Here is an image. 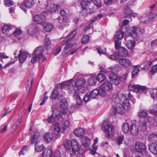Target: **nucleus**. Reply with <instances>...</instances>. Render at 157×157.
<instances>
[{"instance_id":"49","label":"nucleus","mask_w":157,"mask_h":157,"mask_svg":"<svg viewBox=\"0 0 157 157\" xmlns=\"http://www.w3.org/2000/svg\"><path fill=\"white\" fill-rule=\"evenodd\" d=\"M106 91L101 86L98 90V94L102 96H103L105 95L106 94Z\"/></svg>"},{"instance_id":"16","label":"nucleus","mask_w":157,"mask_h":157,"mask_svg":"<svg viewBox=\"0 0 157 157\" xmlns=\"http://www.w3.org/2000/svg\"><path fill=\"white\" fill-rule=\"evenodd\" d=\"M65 94L64 92H61L59 93L58 90H54L52 92V93L51 96V98L52 99H55L56 98L59 99L60 98L64 97Z\"/></svg>"},{"instance_id":"30","label":"nucleus","mask_w":157,"mask_h":157,"mask_svg":"<svg viewBox=\"0 0 157 157\" xmlns=\"http://www.w3.org/2000/svg\"><path fill=\"white\" fill-rule=\"evenodd\" d=\"M119 55L121 56H126L128 54L126 49L124 47H120L118 49Z\"/></svg>"},{"instance_id":"42","label":"nucleus","mask_w":157,"mask_h":157,"mask_svg":"<svg viewBox=\"0 0 157 157\" xmlns=\"http://www.w3.org/2000/svg\"><path fill=\"white\" fill-rule=\"evenodd\" d=\"M124 13L125 17H126L132 15V12L128 6H126L124 10Z\"/></svg>"},{"instance_id":"13","label":"nucleus","mask_w":157,"mask_h":157,"mask_svg":"<svg viewBox=\"0 0 157 157\" xmlns=\"http://www.w3.org/2000/svg\"><path fill=\"white\" fill-rule=\"evenodd\" d=\"M35 3L33 0H26L20 5V8L26 11V8H30L32 7Z\"/></svg>"},{"instance_id":"18","label":"nucleus","mask_w":157,"mask_h":157,"mask_svg":"<svg viewBox=\"0 0 157 157\" xmlns=\"http://www.w3.org/2000/svg\"><path fill=\"white\" fill-rule=\"evenodd\" d=\"M86 82L85 80L82 78H80L79 79L75 81V84L76 85L75 88L76 90H78L79 89H81L82 87L84 85Z\"/></svg>"},{"instance_id":"47","label":"nucleus","mask_w":157,"mask_h":157,"mask_svg":"<svg viewBox=\"0 0 157 157\" xmlns=\"http://www.w3.org/2000/svg\"><path fill=\"white\" fill-rule=\"evenodd\" d=\"M98 90L96 89H94L91 92L90 94V97L91 98H95L98 95Z\"/></svg>"},{"instance_id":"27","label":"nucleus","mask_w":157,"mask_h":157,"mask_svg":"<svg viewBox=\"0 0 157 157\" xmlns=\"http://www.w3.org/2000/svg\"><path fill=\"white\" fill-rule=\"evenodd\" d=\"M83 145L85 147H88L90 145V140L89 138L86 136L82 137L81 138Z\"/></svg>"},{"instance_id":"34","label":"nucleus","mask_w":157,"mask_h":157,"mask_svg":"<svg viewBox=\"0 0 157 157\" xmlns=\"http://www.w3.org/2000/svg\"><path fill=\"white\" fill-rule=\"evenodd\" d=\"M101 86L105 90H111L113 87L112 83L109 82H105Z\"/></svg>"},{"instance_id":"59","label":"nucleus","mask_w":157,"mask_h":157,"mask_svg":"<svg viewBox=\"0 0 157 157\" xmlns=\"http://www.w3.org/2000/svg\"><path fill=\"white\" fill-rule=\"evenodd\" d=\"M152 62L151 61H147L144 62V64L145 65V68H149L151 67Z\"/></svg>"},{"instance_id":"4","label":"nucleus","mask_w":157,"mask_h":157,"mask_svg":"<svg viewBox=\"0 0 157 157\" xmlns=\"http://www.w3.org/2000/svg\"><path fill=\"white\" fill-rule=\"evenodd\" d=\"M39 133L38 132H35L34 133V136L32 138L31 143H35V148L37 152H40L44 149V147L42 144L39 143Z\"/></svg>"},{"instance_id":"9","label":"nucleus","mask_w":157,"mask_h":157,"mask_svg":"<svg viewBox=\"0 0 157 157\" xmlns=\"http://www.w3.org/2000/svg\"><path fill=\"white\" fill-rule=\"evenodd\" d=\"M129 89L139 94H140L143 91L147 90V88L146 86H142L139 85H133L130 84L128 86Z\"/></svg>"},{"instance_id":"12","label":"nucleus","mask_w":157,"mask_h":157,"mask_svg":"<svg viewBox=\"0 0 157 157\" xmlns=\"http://www.w3.org/2000/svg\"><path fill=\"white\" fill-rule=\"evenodd\" d=\"M35 53H38L36 55L33 56L31 60L32 63H35L39 59L40 57L43 56V55L41 52V48L40 47L37 48L34 50Z\"/></svg>"},{"instance_id":"5","label":"nucleus","mask_w":157,"mask_h":157,"mask_svg":"<svg viewBox=\"0 0 157 157\" xmlns=\"http://www.w3.org/2000/svg\"><path fill=\"white\" fill-rule=\"evenodd\" d=\"M102 129L107 134L109 137H112L114 133V130L113 127L111 125L108 124V121L105 120L103 122L101 126Z\"/></svg>"},{"instance_id":"62","label":"nucleus","mask_w":157,"mask_h":157,"mask_svg":"<svg viewBox=\"0 0 157 157\" xmlns=\"http://www.w3.org/2000/svg\"><path fill=\"white\" fill-rule=\"evenodd\" d=\"M54 116H52V115L51 116L49 117L48 119V121L49 124H52L55 121V119Z\"/></svg>"},{"instance_id":"43","label":"nucleus","mask_w":157,"mask_h":157,"mask_svg":"<svg viewBox=\"0 0 157 157\" xmlns=\"http://www.w3.org/2000/svg\"><path fill=\"white\" fill-rule=\"evenodd\" d=\"M139 71V68L138 66H134L131 72L132 73V78H133L135 75H138V73Z\"/></svg>"},{"instance_id":"22","label":"nucleus","mask_w":157,"mask_h":157,"mask_svg":"<svg viewBox=\"0 0 157 157\" xmlns=\"http://www.w3.org/2000/svg\"><path fill=\"white\" fill-rule=\"evenodd\" d=\"M67 100L65 99H62L60 102V106L63 110V113L64 114L67 113Z\"/></svg>"},{"instance_id":"17","label":"nucleus","mask_w":157,"mask_h":157,"mask_svg":"<svg viewBox=\"0 0 157 157\" xmlns=\"http://www.w3.org/2000/svg\"><path fill=\"white\" fill-rule=\"evenodd\" d=\"M118 61L121 65L126 67H128L131 64V61L127 58H120L118 59Z\"/></svg>"},{"instance_id":"52","label":"nucleus","mask_w":157,"mask_h":157,"mask_svg":"<svg viewBox=\"0 0 157 157\" xmlns=\"http://www.w3.org/2000/svg\"><path fill=\"white\" fill-rule=\"evenodd\" d=\"M124 137L123 136H118L116 138V141L118 145H120L122 143L124 140Z\"/></svg>"},{"instance_id":"45","label":"nucleus","mask_w":157,"mask_h":157,"mask_svg":"<svg viewBox=\"0 0 157 157\" xmlns=\"http://www.w3.org/2000/svg\"><path fill=\"white\" fill-rule=\"evenodd\" d=\"M121 96L122 98L124 99L127 97H128V98H130L132 95L130 93L128 90L125 91L122 94H121L120 96Z\"/></svg>"},{"instance_id":"46","label":"nucleus","mask_w":157,"mask_h":157,"mask_svg":"<svg viewBox=\"0 0 157 157\" xmlns=\"http://www.w3.org/2000/svg\"><path fill=\"white\" fill-rule=\"evenodd\" d=\"M123 107L124 110H128L130 109V105L129 101L128 100L125 101L123 103Z\"/></svg>"},{"instance_id":"31","label":"nucleus","mask_w":157,"mask_h":157,"mask_svg":"<svg viewBox=\"0 0 157 157\" xmlns=\"http://www.w3.org/2000/svg\"><path fill=\"white\" fill-rule=\"evenodd\" d=\"M37 30L36 26L34 25H32L29 26L28 33L30 35H33L35 34Z\"/></svg>"},{"instance_id":"29","label":"nucleus","mask_w":157,"mask_h":157,"mask_svg":"<svg viewBox=\"0 0 157 157\" xmlns=\"http://www.w3.org/2000/svg\"><path fill=\"white\" fill-rule=\"evenodd\" d=\"M53 154V151L50 149L45 150L42 153V157H51Z\"/></svg>"},{"instance_id":"3","label":"nucleus","mask_w":157,"mask_h":157,"mask_svg":"<svg viewBox=\"0 0 157 157\" xmlns=\"http://www.w3.org/2000/svg\"><path fill=\"white\" fill-rule=\"evenodd\" d=\"M116 96V95L114 96L112 99L115 103H117V104L113 106L110 111L111 114L113 115L117 114H122L124 112L122 105L119 102L121 101L120 97Z\"/></svg>"},{"instance_id":"10","label":"nucleus","mask_w":157,"mask_h":157,"mask_svg":"<svg viewBox=\"0 0 157 157\" xmlns=\"http://www.w3.org/2000/svg\"><path fill=\"white\" fill-rule=\"evenodd\" d=\"M14 55L15 58H19L20 62L22 63L26 59L27 53L25 52H22V50H20L19 51L16 50L14 52Z\"/></svg>"},{"instance_id":"54","label":"nucleus","mask_w":157,"mask_h":157,"mask_svg":"<svg viewBox=\"0 0 157 157\" xmlns=\"http://www.w3.org/2000/svg\"><path fill=\"white\" fill-rule=\"evenodd\" d=\"M89 37L88 35H84L82 39V42L83 44H85L89 41Z\"/></svg>"},{"instance_id":"11","label":"nucleus","mask_w":157,"mask_h":157,"mask_svg":"<svg viewBox=\"0 0 157 157\" xmlns=\"http://www.w3.org/2000/svg\"><path fill=\"white\" fill-rule=\"evenodd\" d=\"M135 149L137 152L144 155L146 153L147 148L144 143L140 142H136L135 144Z\"/></svg>"},{"instance_id":"7","label":"nucleus","mask_w":157,"mask_h":157,"mask_svg":"<svg viewBox=\"0 0 157 157\" xmlns=\"http://www.w3.org/2000/svg\"><path fill=\"white\" fill-rule=\"evenodd\" d=\"M145 32V30L144 29H141L138 26H134L132 27L128 31L129 36L131 37H135L139 33L143 34Z\"/></svg>"},{"instance_id":"28","label":"nucleus","mask_w":157,"mask_h":157,"mask_svg":"<svg viewBox=\"0 0 157 157\" xmlns=\"http://www.w3.org/2000/svg\"><path fill=\"white\" fill-rule=\"evenodd\" d=\"M84 132L83 129L81 128H77L74 130V132L76 136L79 137L82 136L84 133Z\"/></svg>"},{"instance_id":"38","label":"nucleus","mask_w":157,"mask_h":157,"mask_svg":"<svg viewBox=\"0 0 157 157\" xmlns=\"http://www.w3.org/2000/svg\"><path fill=\"white\" fill-rule=\"evenodd\" d=\"M87 7H86V9L83 8L82 11L81 12V14L82 16H85L87 15L86 13L84 14L83 13L84 12H87L88 13H89L90 14H91L94 12V11L92 8L90 9L88 8Z\"/></svg>"},{"instance_id":"6","label":"nucleus","mask_w":157,"mask_h":157,"mask_svg":"<svg viewBox=\"0 0 157 157\" xmlns=\"http://www.w3.org/2000/svg\"><path fill=\"white\" fill-rule=\"evenodd\" d=\"M113 69L112 68H108L106 70V74L109 76V78L114 84L117 85L121 81V78L117 76L116 74L112 72Z\"/></svg>"},{"instance_id":"25","label":"nucleus","mask_w":157,"mask_h":157,"mask_svg":"<svg viewBox=\"0 0 157 157\" xmlns=\"http://www.w3.org/2000/svg\"><path fill=\"white\" fill-rule=\"evenodd\" d=\"M149 150L153 154L157 155V144L152 143L148 145Z\"/></svg>"},{"instance_id":"32","label":"nucleus","mask_w":157,"mask_h":157,"mask_svg":"<svg viewBox=\"0 0 157 157\" xmlns=\"http://www.w3.org/2000/svg\"><path fill=\"white\" fill-rule=\"evenodd\" d=\"M44 30L45 31L49 32L51 31L53 29L52 25L50 23H45L43 26Z\"/></svg>"},{"instance_id":"40","label":"nucleus","mask_w":157,"mask_h":157,"mask_svg":"<svg viewBox=\"0 0 157 157\" xmlns=\"http://www.w3.org/2000/svg\"><path fill=\"white\" fill-rule=\"evenodd\" d=\"M60 127L59 124L58 122H56L54 125V133L56 135H58L60 132Z\"/></svg>"},{"instance_id":"35","label":"nucleus","mask_w":157,"mask_h":157,"mask_svg":"<svg viewBox=\"0 0 157 157\" xmlns=\"http://www.w3.org/2000/svg\"><path fill=\"white\" fill-rule=\"evenodd\" d=\"M14 27L12 26L8 25H5L2 29L3 33L5 34H8L10 30L12 29Z\"/></svg>"},{"instance_id":"61","label":"nucleus","mask_w":157,"mask_h":157,"mask_svg":"<svg viewBox=\"0 0 157 157\" xmlns=\"http://www.w3.org/2000/svg\"><path fill=\"white\" fill-rule=\"evenodd\" d=\"M91 98L90 95L88 94H85V97L83 98V101L85 102H87L90 100V98Z\"/></svg>"},{"instance_id":"53","label":"nucleus","mask_w":157,"mask_h":157,"mask_svg":"<svg viewBox=\"0 0 157 157\" xmlns=\"http://www.w3.org/2000/svg\"><path fill=\"white\" fill-rule=\"evenodd\" d=\"M96 81V79L95 78H94L93 77H91L88 79V82L90 85H93L95 84Z\"/></svg>"},{"instance_id":"56","label":"nucleus","mask_w":157,"mask_h":157,"mask_svg":"<svg viewBox=\"0 0 157 157\" xmlns=\"http://www.w3.org/2000/svg\"><path fill=\"white\" fill-rule=\"evenodd\" d=\"M93 3L98 8H99L101 6L102 2L101 0H94Z\"/></svg>"},{"instance_id":"55","label":"nucleus","mask_w":157,"mask_h":157,"mask_svg":"<svg viewBox=\"0 0 157 157\" xmlns=\"http://www.w3.org/2000/svg\"><path fill=\"white\" fill-rule=\"evenodd\" d=\"M148 113L147 112H145L144 110H141L138 112L139 116L141 118H143L146 116Z\"/></svg>"},{"instance_id":"44","label":"nucleus","mask_w":157,"mask_h":157,"mask_svg":"<svg viewBox=\"0 0 157 157\" xmlns=\"http://www.w3.org/2000/svg\"><path fill=\"white\" fill-rule=\"evenodd\" d=\"M76 30H75L72 32L70 34L68 35L65 38H67V40L70 41L76 35L77 33L76 32Z\"/></svg>"},{"instance_id":"24","label":"nucleus","mask_w":157,"mask_h":157,"mask_svg":"<svg viewBox=\"0 0 157 157\" xmlns=\"http://www.w3.org/2000/svg\"><path fill=\"white\" fill-rule=\"evenodd\" d=\"M61 9V6L57 4H53L51 5L49 10L52 13H56L59 12Z\"/></svg>"},{"instance_id":"60","label":"nucleus","mask_w":157,"mask_h":157,"mask_svg":"<svg viewBox=\"0 0 157 157\" xmlns=\"http://www.w3.org/2000/svg\"><path fill=\"white\" fill-rule=\"evenodd\" d=\"M21 34V30L18 28L16 29L15 31L13 33V34L15 36H19Z\"/></svg>"},{"instance_id":"14","label":"nucleus","mask_w":157,"mask_h":157,"mask_svg":"<svg viewBox=\"0 0 157 157\" xmlns=\"http://www.w3.org/2000/svg\"><path fill=\"white\" fill-rule=\"evenodd\" d=\"M33 21L37 24H41L45 21V17L42 14H36L33 16Z\"/></svg>"},{"instance_id":"15","label":"nucleus","mask_w":157,"mask_h":157,"mask_svg":"<svg viewBox=\"0 0 157 157\" xmlns=\"http://www.w3.org/2000/svg\"><path fill=\"white\" fill-rule=\"evenodd\" d=\"M70 41L67 40V38H64V39L61 43V44L62 45H65L64 47V50L63 52L66 53L68 50L73 46L72 44L71 43H69Z\"/></svg>"},{"instance_id":"8","label":"nucleus","mask_w":157,"mask_h":157,"mask_svg":"<svg viewBox=\"0 0 157 157\" xmlns=\"http://www.w3.org/2000/svg\"><path fill=\"white\" fill-rule=\"evenodd\" d=\"M156 17H157V13H151L150 16L147 14H144L141 17L140 20L142 23L146 24Z\"/></svg>"},{"instance_id":"57","label":"nucleus","mask_w":157,"mask_h":157,"mask_svg":"<svg viewBox=\"0 0 157 157\" xmlns=\"http://www.w3.org/2000/svg\"><path fill=\"white\" fill-rule=\"evenodd\" d=\"M4 4L6 6H10L13 4V2L12 0H5L4 1Z\"/></svg>"},{"instance_id":"58","label":"nucleus","mask_w":157,"mask_h":157,"mask_svg":"<svg viewBox=\"0 0 157 157\" xmlns=\"http://www.w3.org/2000/svg\"><path fill=\"white\" fill-rule=\"evenodd\" d=\"M56 21H57L59 24V28L60 29L62 30L63 29L64 25H63V24L62 23L63 21L60 19L59 18H57L56 19Z\"/></svg>"},{"instance_id":"50","label":"nucleus","mask_w":157,"mask_h":157,"mask_svg":"<svg viewBox=\"0 0 157 157\" xmlns=\"http://www.w3.org/2000/svg\"><path fill=\"white\" fill-rule=\"evenodd\" d=\"M105 78V75L102 73H100L98 74L97 77V79L99 82L103 81Z\"/></svg>"},{"instance_id":"33","label":"nucleus","mask_w":157,"mask_h":157,"mask_svg":"<svg viewBox=\"0 0 157 157\" xmlns=\"http://www.w3.org/2000/svg\"><path fill=\"white\" fill-rule=\"evenodd\" d=\"M70 123L68 121H66L63 122L61 124V132L64 133V131L68 128Z\"/></svg>"},{"instance_id":"51","label":"nucleus","mask_w":157,"mask_h":157,"mask_svg":"<svg viewBox=\"0 0 157 157\" xmlns=\"http://www.w3.org/2000/svg\"><path fill=\"white\" fill-rule=\"evenodd\" d=\"M33 80L32 78L28 80L26 86V90L27 91H29L31 87Z\"/></svg>"},{"instance_id":"39","label":"nucleus","mask_w":157,"mask_h":157,"mask_svg":"<svg viewBox=\"0 0 157 157\" xmlns=\"http://www.w3.org/2000/svg\"><path fill=\"white\" fill-rule=\"evenodd\" d=\"M148 139L151 142H157V134L154 133H151Z\"/></svg>"},{"instance_id":"23","label":"nucleus","mask_w":157,"mask_h":157,"mask_svg":"<svg viewBox=\"0 0 157 157\" xmlns=\"http://www.w3.org/2000/svg\"><path fill=\"white\" fill-rule=\"evenodd\" d=\"M74 80L73 78L68 80L66 83V86L69 87L68 89L69 90V92L71 94L74 92V89L75 90V87L73 85Z\"/></svg>"},{"instance_id":"26","label":"nucleus","mask_w":157,"mask_h":157,"mask_svg":"<svg viewBox=\"0 0 157 157\" xmlns=\"http://www.w3.org/2000/svg\"><path fill=\"white\" fill-rule=\"evenodd\" d=\"M131 133L133 135H136L138 133L139 131V128L138 126L136 124H132L131 125L130 128Z\"/></svg>"},{"instance_id":"1","label":"nucleus","mask_w":157,"mask_h":157,"mask_svg":"<svg viewBox=\"0 0 157 157\" xmlns=\"http://www.w3.org/2000/svg\"><path fill=\"white\" fill-rule=\"evenodd\" d=\"M63 145L72 157L75 156L79 150L78 143L75 140L71 141L66 140L63 143Z\"/></svg>"},{"instance_id":"37","label":"nucleus","mask_w":157,"mask_h":157,"mask_svg":"<svg viewBox=\"0 0 157 157\" xmlns=\"http://www.w3.org/2000/svg\"><path fill=\"white\" fill-rule=\"evenodd\" d=\"M92 0H84L81 2L80 5L82 8H86L90 6Z\"/></svg>"},{"instance_id":"19","label":"nucleus","mask_w":157,"mask_h":157,"mask_svg":"<svg viewBox=\"0 0 157 157\" xmlns=\"http://www.w3.org/2000/svg\"><path fill=\"white\" fill-rule=\"evenodd\" d=\"M43 138L47 143L51 142L54 138L53 135L51 132H47L43 135Z\"/></svg>"},{"instance_id":"41","label":"nucleus","mask_w":157,"mask_h":157,"mask_svg":"<svg viewBox=\"0 0 157 157\" xmlns=\"http://www.w3.org/2000/svg\"><path fill=\"white\" fill-rule=\"evenodd\" d=\"M124 35V32L120 30L117 32L115 34V39L120 40L123 38Z\"/></svg>"},{"instance_id":"48","label":"nucleus","mask_w":157,"mask_h":157,"mask_svg":"<svg viewBox=\"0 0 157 157\" xmlns=\"http://www.w3.org/2000/svg\"><path fill=\"white\" fill-rule=\"evenodd\" d=\"M122 129L125 133L128 132L129 130V125L127 123H124L122 126Z\"/></svg>"},{"instance_id":"21","label":"nucleus","mask_w":157,"mask_h":157,"mask_svg":"<svg viewBox=\"0 0 157 157\" xmlns=\"http://www.w3.org/2000/svg\"><path fill=\"white\" fill-rule=\"evenodd\" d=\"M61 110L58 111L56 109H52V116L56 117V118L60 119L62 117V116L64 114L63 113V110ZM64 115H65L64 114Z\"/></svg>"},{"instance_id":"64","label":"nucleus","mask_w":157,"mask_h":157,"mask_svg":"<svg viewBox=\"0 0 157 157\" xmlns=\"http://www.w3.org/2000/svg\"><path fill=\"white\" fill-rule=\"evenodd\" d=\"M157 72V64L154 66L152 68L151 71L152 74L154 75Z\"/></svg>"},{"instance_id":"63","label":"nucleus","mask_w":157,"mask_h":157,"mask_svg":"<svg viewBox=\"0 0 157 157\" xmlns=\"http://www.w3.org/2000/svg\"><path fill=\"white\" fill-rule=\"evenodd\" d=\"M141 130L143 131H144L146 129V123L145 122H144L142 123L141 124Z\"/></svg>"},{"instance_id":"2","label":"nucleus","mask_w":157,"mask_h":157,"mask_svg":"<svg viewBox=\"0 0 157 157\" xmlns=\"http://www.w3.org/2000/svg\"><path fill=\"white\" fill-rule=\"evenodd\" d=\"M63 145L72 157L75 156L79 150L78 143L75 140L71 141L66 140L63 143Z\"/></svg>"},{"instance_id":"20","label":"nucleus","mask_w":157,"mask_h":157,"mask_svg":"<svg viewBox=\"0 0 157 157\" xmlns=\"http://www.w3.org/2000/svg\"><path fill=\"white\" fill-rule=\"evenodd\" d=\"M73 98L76 100L77 104L78 105H81L82 104V101L79 95L78 91L74 89Z\"/></svg>"},{"instance_id":"36","label":"nucleus","mask_w":157,"mask_h":157,"mask_svg":"<svg viewBox=\"0 0 157 157\" xmlns=\"http://www.w3.org/2000/svg\"><path fill=\"white\" fill-rule=\"evenodd\" d=\"M126 45L128 49H132L135 45V42L134 41L132 40H127Z\"/></svg>"}]
</instances>
